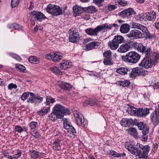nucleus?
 Segmentation results:
<instances>
[{
  "label": "nucleus",
  "mask_w": 159,
  "mask_h": 159,
  "mask_svg": "<svg viewBox=\"0 0 159 159\" xmlns=\"http://www.w3.org/2000/svg\"><path fill=\"white\" fill-rule=\"evenodd\" d=\"M131 69L127 67H120L116 70V72L121 75L126 74L128 71L130 72Z\"/></svg>",
  "instance_id": "obj_26"
},
{
  "label": "nucleus",
  "mask_w": 159,
  "mask_h": 159,
  "mask_svg": "<svg viewBox=\"0 0 159 159\" xmlns=\"http://www.w3.org/2000/svg\"><path fill=\"white\" fill-rule=\"evenodd\" d=\"M30 15L31 16L35 18L37 20L39 21H41L46 18L45 16L40 11H33L30 13Z\"/></svg>",
  "instance_id": "obj_18"
},
{
  "label": "nucleus",
  "mask_w": 159,
  "mask_h": 159,
  "mask_svg": "<svg viewBox=\"0 0 159 159\" xmlns=\"http://www.w3.org/2000/svg\"><path fill=\"white\" fill-rule=\"evenodd\" d=\"M118 3L119 4L120 7L125 6L127 4V2L125 0H119L118 1Z\"/></svg>",
  "instance_id": "obj_48"
},
{
  "label": "nucleus",
  "mask_w": 159,
  "mask_h": 159,
  "mask_svg": "<svg viewBox=\"0 0 159 159\" xmlns=\"http://www.w3.org/2000/svg\"><path fill=\"white\" fill-rule=\"evenodd\" d=\"M43 29L42 27L36 25L34 27V30L35 32H36L38 30H41Z\"/></svg>",
  "instance_id": "obj_59"
},
{
  "label": "nucleus",
  "mask_w": 159,
  "mask_h": 159,
  "mask_svg": "<svg viewBox=\"0 0 159 159\" xmlns=\"http://www.w3.org/2000/svg\"><path fill=\"white\" fill-rule=\"evenodd\" d=\"M116 8V7L114 5H108L107 7V9L110 11L115 9Z\"/></svg>",
  "instance_id": "obj_58"
},
{
  "label": "nucleus",
  "mask_w": 159,
  "mask_h": 159,
  "mask_svg": "<svg viewBox=\"0 0 159 159\" xmlns=\"http://www.w3.org/2000/svg\"><path fill=\"white\" fill-rule=\"evenodd\" d=\"M145 70L142 68L137 67L133 68L130 73L129 77L131 78L136 77L138 75H144Z\"/></svg>",
  "instance_id": "obj_12"
},
{
  "label": "nucleus",
  "mask_w": 159,
  "mask_h": 159,
  "mask_svg": "<svg viewBox=\"0 0 159 159\" xmlns=\"http://www.w3.org/2000/svg\"><path fill=\"white\" fill-rule=\"evenodd\" d=\"M140 58V55L135 51L129 52L125 56H121V59L123 61L132 64L137 63Z\"/></svg>",
  "instance_id": "obj_3"
},
{
  "label": "nucleus",
  "mask_w": 159,
  "mask_h": 159,
  "mask_svg": "<svg viewBox=\"0 0 159 159\" xmlns=\"http://www.w3.org/2000/svg\"><path fill=\"white\" fill-rule=\"evenodd\" d=\"M150 109L148 108H139L138 109L137 116L139 117H145L149 113Z\"/></svg>",
  "instance_id": "obj_21"
},
{
  "label": "nucleus",
  "mask_w": 159,
  "mask_h": 159,
  "mask_svg": "<svg viewBox=\"0 0 159 159\" xmlns=\"http://www.w3.org/2000/svg\"><path fill=\"white\" fill-rule=\"evenodd\" d=\"M22 154L21 152L20 151L18 150L17 153L13 155L14 159H17L19 158L21 156Z\"/></svg>",
  "instance_id": "obj_54"
},
{
  "label": "nucleus",
  "mask_w": 159,
  "mask_h": 159,
  "mask_svg": "<svg viewBox=\"0 0 159 159\" xmlns=\"http://www.w3.org/2000/svg\"><path fill=\"white\" fill-rule=\"evenodd\" d=\"M88 105H89L91 106L96 105L98 106L99 105V102L97 99L91 98L85 101L83 103L84 106L85 107Z\"/></svg>",
  "instance_id": "obj_22"
},
{
  "label": "nucleus",
  "mask_w": 159,
  "mask_h": 159,
  "mask_svg": "<svg viewBox=\"0 0 159 159\" xmlns=\"http://www.w3.org/2000/svg\"><path fill=\"white\" fill-rule=\"evenodd\" d=\"M110 154L115 157H118L121 156L120 154L114 151H110Z\"/></svg>",
  "instance_id": "obj_49"
},
{
  "label": "nucleus",
  "mask_w": 159,
  "mask_h": 159,
  "mask_svg": "<svg viewBox=\"0 0 159 159\" xmlns=\"http://www.w3.org/2000/svg\"><path fill=\"white\" fill-rule=\"evenodd\" d=\"M127 126H130L131 125H135V124H136L137 122V119H135L134 120H132L131 119H127Z\"/></svg>",
  "instance_id": "obj_37"
},
{
  "label": "nucleus",
  "mask_w": 159,
  "mask_h": 159,
  "mask_svg": "<svg viewBox=\"0 0 159 159\" xmlns=\"http://www.w3.org/2000/svg\"><path fill=\"white\" fill-rule=\"evenodd\" d=\"M156 17V14L155 12L152 11L149 13H144L142 16L141 18L146 21L148 20L153 22L155 21Z\"/></svg>",
  "instance_id": "obj_14"
},
{
  "label": "nucleus",
  "mask_w": 159,
  "mask_h": 159,
  "mask_svg": "<svg viewBox=\"0 0 159 159\" xmlns=\"http://www.w3.org/2000/svg\"><path fill=\"white\" fill-rule=\"evenodd\" d=\"M85 12L93 14L96 12L97 10L96 8L93 6H90L88 7H84Z\"/></svg>",
  "instance_id": "obj_28"
},
{
  "label": "nucleus",
  "mask_w": 159,
  "mask_h": 159,
  "mask_svg": "<svg viewBox=\"0 0 159 159\" xmlns=\"http://www.w3.org/2000/svg\"><path fill=\"white\" fill-rule=\"evenodd\" d=\"M103 56L104 57V58H107L108 59L109 58H111V52L109 50L105 51L103 53Z\"/></svg>",
  "instance_id": "obj_42"
},
{
  "label": "nucleus",
  "mask_w": 159,
  "mask_h": 159,
  "mask_svg": "<svg viewBox=\"0 0 159 159\" xmlns=\"http://www.w3.org/2000/svg\"><path fill=\"white\" fill-rule=\"evenodd\" d=\"M127 36L129 38H133L134 39L143 38L142 32L136 29L131 30L129 33L127 34Z\"/></svg>",
  "instance_id": "obj_17"
},
{
  "label": "nucleus",
  "mask_w": 159,
  "mask_h": 159,
  "mask_svg": "<svg viewBox=\"0 0 159 159\" xmlns=\"http://www.w3.org/2000/svg\"><path fill=\"white\" fill-rule=\"evenodd\" d=\"M111 28L112 26L111 25H107L105 24L102 25H98L94 29L91 28L87 29L85 30V32L90 35L97 36L98 32L102 30L105 29H111Z\"/></svg>",
  "instance_id": "obj_5"
},
{
  "label": "nucleus",
  "mask_w": 159,
  "mask_h": 159,
  "mask_svg": "<svg viewBox=\"0 0 159 159\" xmlns=\"http://www.w3.org/2000/svg\"><path fill=\"white\" fill-rule=\"evenodd\" d=\"M70 30L71 32L70 34L69 41L73 43L78 42L80 37L78 29L75 28H72Z\"/></svg>",
  "instance_id": "obj_9"
},
{
  "label": "nucleus",
  "mask_w": 159,
  "mask_h": 159,
  "mask_svg": "<svg viewBox=\"0 0 159 159\" xmlns=\"http://www.w3.org/2000/svg\"><path fill=\"white\" fill-rule=\"evenodd\" d=\"M29 94L30 95L31 97L27 100V102L29 103H39L43 101V98L39 96H36L33 93L29 92Z\"/></svg>",
  "instance_id": "obj_13"
},
{
  "label": "nucleus",
  "mask_w": 159,
  "mask_h": 159,
  "mask_svg": "<svg viewBox=\"0 0 159 159\" xmlns=\"http://www.w3.org/2000/svg\"><path fill=\"white\" fill-rule=\"evenodd\" d=\"M54 146H53V149L55 151H60L61 149V147L60 143V140L57 139L53 143Z\"/></svg>",
  "instance_id": "obj_29"
},
{
  "label": "nucleus",
  "mask_w": 159,
  "mask_h": 159,
  "mask_svg": "<svg viewBox=\"0 0 159 159\" xmlns=\"http://www.w3.org/2000/svg\"><path fill=\"white\" fill-rule=\"evenodd\" d=\"M50 109V107H44L43 109L38 111V113L39 114H43V115H44L49 112Z\"/></svg>",
  "instance_id": "obj_36"
},
{
  "label": "nucleus",
  "mask_w": 159,
  "mask_h": 159,
  "mask_svg": "<svg viewBox=\"0 0 159 159\" xmlns=\"http://www.w3.org/2000/svg\"><path fill=\"white\" fill-rule=\"evenodd\" d=\"M134 42L129 41L120 46L118 49V51L121 53H125L128 51L130 49L133 48L135 46Z\"/></svg>",
  "instance_id": "obj_10"
},
{
  "label": "nucleus",
  "mask_w": 159,
  "mask_h": 159,
  "mask_svg": "<svg viewBox=\"0 0 159 159\" xmlns=\"http://www.w3.org/2000/svg\"><path fill=\"white\" fill-rule=\"evenodd\" d=\"M145 29L142 30V35H143V37L146 39H151L153 38H154L155 36L154 34H151L148 31L147 28L146 27H144Z\"/></svg>",
  "instance_id": "obj_23"
},
{
  "label": "nucleus",
  "mask_w": 159,
  "mask_h": 159,
  "mask_svg": "<svg viewBox=\"0 0 159 159\" xmlns=\"http://www.w3.org/2000/svg\"><path fill=\"white\" fill-rule=\"evenodd\" d=\"M131 24L132 28H133L139 29L141 31L143 30V29H145L144 27L145 26L140 24L136 23L134 22H132Z\"/></svg>",
  "instance_id": "obj_31"
},
{
  "label": "nucleus",
  "mask_w": 159,
  "mask_h": 159,
  "mask_svg": "<svg viewBox=\"0 0 159 159\" xmlns=\"http://www.w3.org/2000/svg\"><path fill=\"white\" fill-rule=\"evenodd\" d=\"M66 130H68V132L70 133V134H72L73 135H75L76 134L75 129L72 126H70V128H68V129Z\"/></svg>",
  "instance_id": "obj_44"
},
{
  "label": "nucleus",
  "mask_w": 159,
  "mask_h": 159,
  "mask_svg": "<svg viewBox=\"0 0 159 159\" xmlns=\"http://www.w3.org/2000/svg\"><path fill=\"white\" fill-rule=\"evenodd\" d=\"M66 66L65 64V62L64 61L60 64V67L63 70H66L67 69Z\"/></svg>",
  "instance_id": "obj_56"
},
{
  "label": "nucleus",
  "mask_w": 159,
  "mask_h": 159,
  "mask_svg": "<svg viewBox=\"0 0 159 159\" xmlns=\"http://www.w3.org/2000/svg\"><path fill=\"white\" fill-rule=\"evenodd\" d=\"M15 129L17 132L19 133H21L23 130V129L19 125H16L15 127Z\"/></svg>",
  "instance_id": "obj_55"
},
{
  "label": "nucleus",
  "mask_w": 159,
  "mask_h": 159,
  "mask_svg": "<svg viewBox=\"0 0 159 159\" xmlns=\"http://www.w3.org/2000/svg\"><path fill=\"white\" fill-rule=\"evenodd\" d=\"M8 88V89L11 90L13 89H16L17 88V86L16 84L11 83L9 84Z\"/></svg>",
  "instance_id": "obj_53"
},
{
  "label": "nucleus",
  "mask_w": 159,
  "mask_h": 159,
  "mask_svg": "<svg viewBox=\"0 0 159 159\" xmlns=\"http://www.w3.org/2000/svg\"><path fill=\"white\" fill-rule=\"evenodd\" d=\"M100 43L98 42L93 41L87 44L86 46V48L89 51L96 47H98L100 45Z\"/></svg>",
  "instance_id": "obj_25"
},
{
  "label": "nucleus",
  "mask_w": 159,
  "mask_h": 159,
  "mask_svg": "<svg viewBox=\"0 0 159 159\" xmlns=\"http://www.w3.org/2000/svg\"><path fill=\"white\" fill-rule=\"evenodd\" d=\"M29 61L33 64H37L39 62V60L36 58L35 56H31L28 59Z\"/></svg>",
  "instance_id": "obj_35"
},
{
  "label": "nucleus",
  "mask_w": 159,
  "mask_h": 159,
  "mask_svg": "<svg viewBox=\"0 0 159 159\" xmlns=\"http://www.w3.org/2000/svg\"><path fill=\"white\" fill-rule=\"evenodd\" d=\"M117 84L124 87H128L130 85V82L128 80L119 81L117 82Z\"/></svg>",
  "instance_id": "obj_30"
},
{
  "label": "nucleus",
  "mask_w": 159,
  "mask_h": 159,
  "mask_svg": "<svg viewBox=\"0 0 159 159\" xmlns=\"http://www.w3.org/2000/svg\"><path fill=\"white\" fill-rule=\"evenodd\" d=\"M104 0H93V2L98 6L99 7L102 5V3L104 2Z\"/></svg>",
  "instance_id": "obj_50"
},
{
  "label": "nucleus",
  "mask_w": 159,
  "mask_h": 159,
  "mask_svg": "<svg viewBox=\"0 0 159 159\" xmlns=\"http://www.w3.org/2000/svg\"><path fill=\"white\" fill-rule=\"evenodd\" d=\"M11 56L13 58L17 60H20L21 59V58L19 56L15 54H13L11 55Z\"/></svg>",
  "instance_id": "obj_61"
},
{
  "label": "nucleus",
  "mask_w": 159,
  "mask_h": 159,
  "mask_svg": "<svg viewBox=\"0 0 159 159\" xmlns=\"http://www.w3.org/2000/svg\"><path fill=\"white\" fill-rule=\"evenodd\" d=\"M48 12L53 16H57L63 14L62 10L59 7L54 5L49 4L46 8Z\"/></svg>",
  "instance_id": "obj_7"
},
{
  "label": "nucleus",
  "mask_w": 159,
  "mask_h": 159,
  "mask_svg": "<svg viewBox=\"0 0 159 159\" xmlns=\"http://www.w3.org/2000/svg\"><path fill=\"white\" fill-rule=\"evenodd\" d=\"M37 124L38 123L36 122L32 121L30 122L29 124L31 130H33L34 131V129H35L36 126L37 125Z\"/></svg>",
  "instance_id": "obj_45"
},
{
  "label": "nucleus",
  "mask_w": 159,
  "mask_h": 159,
  "mask_svg": "<svg viewBox=\"0 0 159 159\" xmlns=\"http://www.w3.org/2000/svg\"><path fill=\"white\" fill-rule=\"evenodd\" d=\"M29 97V92H26L22 94L20 97V98L22 100L24 101L27 99Z\"/></svg>",
  "instance_id": "obj_47"
},
{
  "label": "nucleus",
  "mask_w": 159,
  "mask_h": 159,
  "mask_svg": "<svg viewBox=\"0 0 159 159\" xmlns=\"http://www.w3.org/2000/svg\"><path fill=\"white\" fill-rule=\"evenodd\" d=\"M51 71L53 73L59 75H61V71L59 68L56 66L52 67L51 68Z\"/></svg>",
  "instance_id": "obj_40"
},
{
  "label": "nucleus",
  "mask_w": 159,
  "mask_h": 159,
  "mask_svg": "<svg viewBox=\"0 0 159 159\" xmlns=\"http://www.w3.org/2000/svg\"><path fill=\"white\" fill-rule=\"evenodd\" d=\"M70 114L69 110L59 104H57L53 108L52 113L48 116L53 121H55L57 119H61L63 115Z\"/></svg>",
  "instance_id": "obj_1"
},
{
  "label": "nucleus",
  "mask_w": 159,
  "mask_h": 159,
  "mask_svg": "<svg viewBox=\"0 0 159 159\" xmlns=\"http://www.w3.org/2000/svg\"><path fill=\"white\" fill-rule=\"evenodd\" d=\"M73 113L77 125L80 126L83 125L84 126V120L83 116L81 114L79 115L78 112L76 110L74 111Z\"/></svg>",
  "instance_id": "obj_16"
},
{
  "label": "nucleus",
  "mask_w": 159,
  "mask_h": 159,
  "mask_svg": "<svg viewBox=\"0 0 159 159\" xmlns=\"http://www.w3.org/2000/svg\"><path fill=\"white\" fill-rule=\"evenodd\" d=\"M46 99V101L45 102V104L46 106L48 105L49 106L50 103L52 104L55 102V98L50 96H47Z\"/></svg>",
  "instance_id": "obj_32"
},
{
  "label": "nucleus",
  "mask_w": 159,
  "mask_h": 159,
  "mask_svg": "<svg viewBox=\"0 0 159 159\" xmlns=\"http://www.w3.org/2000/svg\"><path fill=\"white\" fill-rule=\"evenodd\" d=\"M136 14V12L132 8H129L125 9L123 11L119 12L118 15L119 16H121L123 18L125 17L130 18L133 14Z\"/></svg>",
  "instance_id": "obj_15"
},
{
  "label": "nucleus",
  "mask_w": 159,
  "mask_h": 159,
  "mask_svg": "<svg viewBox=\"0 0 159 159\" xmlns=\"http://www.w3.org/2000/svg\"><path fill=\"white\" fill-rule=\"evenodd\" d=\"M138 109L130 110V114L132 115L137 116V114Z\"/></svg>",
  "instance_id": "obj_60"
},
{
  "label": "nucleus",
  "mask_w": 159,
  "mask_h": 159,
  "mask_svg": "<svg viewBox=\"0 0 159 159\" xmlns=\"http://www.w3.org/2000/svg\"><path fill=\"white\" fill-rule=\"evenodd\" d=\"M128 132H130V134L135 138H136L138 136V133L136 129L134 128H131L127 129Z\"/></svg>",
  "instance_id": "obj_33"
},
{
  "label": "nucleus",
  "mask_w": 159,
  "mask_h": 159,
  "mask_svg": "<svg viewBox=\"0 0 159 159\" xmlns=\"http://www.w3.org/2000/svg\"><path fill=\"white\" fill-rule=\"evenodd\" d=\"M133 43L135 45L134 46H133V48L137 49L138 51L144 54L145 55H147L152 53L151 52V49L150 48H146V47L144 46L142 44L138 43L136 42H134Z\"/></svg>",
  "instance_id": "obj_8"
},
{
  "label": "nucleus",
  "mask_w": 159,
  "mask_h": 159,
  "mask_svg": "<svg viewBox=\"0 0 159 159\" xmlns=\"http://www.w3.org/2000/svg\"><path fill=\"white\" fill-rule=\"evenodd\" d=\"M30 134L32 135V136H33L34 137L38 138H39L40 136V134L39 133L38 131H36L34 134H32V132H30Z\"/></svg>",
  "instance_id": "obj_57"
},
{
  "label": "nucleus",
  "mask_w": 159,
  "mask_h": 159,
  "mask_svg": "<svg viewBox=\"0 0 159 159\" xmlns=\"http://www.w3.org/2000/svg\"><path fill=\"white\" fill-rule=\"evenodd\" d=\"M136 124L135 123V125H137L138 127L140 130H143L142 136V140L144 141H146L148 139V136L147 134L149 132V128L148 126L146 124H144L143 122L139 121L137 119Z\"/></svg>",
  "instance_id": "obj_4"
},
{
  "label": "nucleus",
  "mask_w": 159,
  "mask_h": 159,
  "mask_svg": "<svg viewBox=\"0 0 159 159\" xmlns=\"http://www.w3.org/2000/svg\"><path fill=\"white\" fill-rule=\"evenodd\" d=\"M8 27L10 29H14L18 30H21L22 29V26L17 24H13L8 25Z\"/></svg>",
  "instance_id": "obj_34"
},
{
  "label": "nucleus",
  "mask_w": 159,
  "mask_h": 159,
  "mask_svg": "<svg viewBox=\"0 0 159 159\" xmlns=\"http://www.w3.org/2000/svg\"><path fill=\"white\" fill-rule=\"evenodd\" d=\"M127 119L123 118L120 122V124L122 126L126 127L127 126Z\"/></svg>",
  "instance_id": "obj_51"
},
{
  "label": "nucleus",
  "mask_w": 159,
  "mask_h": 159,
  "mask_svg": "<svg viewBox=\"0 0 159 159\" xmlns=\"http://www.w3.org/2000/svg\"><path fill=\"white\" fill-rule=\"evenodd\" d=\"M63 55L60 52H52L46 55L47 59L55 62H58L62 58Z\"/></svg>",
  "instance_id": "obj_11"
},
{
  "label": "nucleus",
  "mask_w": 159,
  "mask_h": 159,
  "mask_svg": "<svg viewBox=\"0 0 159 159\" xmlns=\"http://www.w3.org/2000/svg\"><path fill=\"white\" fill-rule=\"evenodd\" d=\"M130 30V26L128 24H123L121 26L120 30L123 33H126Z\"/></svg>",
  "instance_id": "obj_27"
},
{
  "label": "nucleus",
  "mask_w": 159,
  "mask_h": 159,
  "mask_svg": "<svg viewBox=\"0 0 159 159\" xmlns=\"http://www.w3.org/2000/svg\"><path fill=\"white\" fill-rule=\"evenodd\" d=\"M84 7H82L76 4L73 7V15L75 17L79 16L85 12Z\"/></svg>",
  "instance_id": "obj_19"
},
{
  "label": "nucleus",
  "mask_w": 159,
  "mask_h": 159,
  "mask_svg": "<svg viewBox=\"0 0 159 159\" xmlns=\"http://www.w3.org/2000/svg\"><path fill=\"white\" fill-rule=\"evenodd\" d=\"M159 61V54L152 53L147 55H145L143 59L139 65L148 69L151 68L153 65H155Z\"/></svg>",
  "instance_id": "obj_2"
},
{
  "label": "nucleus",
  "mask_w": 159,
  "mask_h": 159,
  "mask_svg": "<svg viewBox=\"0 0 159 159\" xmlns=\"http://www.w3.org/2000/svg\"><path fill=\"white\" fill-rule=\"evenodd\" d=\"M124 39L120 35L115 36L112 41H110L108 44L111 49L115 50L119 47V44L123 43Z\"/></svg>",
  "instance_id": "obj_6"
},
{
  "label": "nucleus",
  "mask_w": 159,
  "mask_h": 159,
  "mask_svg": "<svg viewBox=\"0 0 159 159\" xmlns=\"http://www.w3.org/2000/svg\"><path fill=\"white\" fill-rule=\"evenodd\" d=\"M157 109L151 115V120L154 125H157L159 123V112Z\"/></svg>",
  "instance_id": "obj_20"
},
{
  "label": "nucleus",
  "mask_w": 159,
  "mask_h": 159,
  "mask_svg": "<svg viewBox=\"0 0 159 159\" xmlns=\"http://www.w3.org/2000/svg\"><path fill=\"white\" fill-rule=\"evenodd\" d=\"M84 19L86 20H89L90 18V16L88 14H86L84 16Z\"/></svg>",
  "instance_id": "obj_64"
},
{
  "label": "nucleus",
  "mask_w": 159,
  "mask_h": 159,
  "mask_svg": "<svg viewBox=\"0 0 159 159\" xmlns=\"http://www.w3.org/2000/svg\"><path fill=\"white\" fill-rule=\"evenodd\" d=\"M58 85L61 89L64 90L69 91L72 88L70 84L63 82H60Z\"/></svg>",
  "instance_id": "obj_24"
},
{
  "label": "nucleus",
  "mask_w": 159,
  "mask_h": 159,
  "mask_svg": "<svg viewBox=\"0 0 159 159\" xmlns=\"http://www.w3.org/2000/svg\"><path fill=\"white\" fill-rule=\"evenodd\" d=\"M158 145L157 144L155 143L153 144V148L152 151H156L158 147Z\"/></svg>",
  "instance_id": "obj_63"
},
{
  "label": "nucleus",
  "mask_w": 159,
  "mask_h": 159,
  "mask_svg": "<svg viewBox=\"0 0 159 159\" xmlns=\"http://www.w3.org/2000/svg\"><path fill=\"white\" fill-rule=\"evenodd\" d=\"M103 62L104 65H111L113 64V61L112 60L111 58H104Z\"/></svg>",
  "instance_id": "obj_38"
},
{
  "label": "nucleus",
  "mask_w": 159,
  "mask_h": 159,
  "mask_svg": "<svg viewBox=\"0 0 159 159\" xmlns=\"http://www.w3.org/2000/svg\"><path fill=\"white\" fill-rule=\"evenodd\" d=\"M65 62V64L67 68H70L72 66V64L71 62L68 61H64Z\"/></svg>",
  "instance_id": "obj_52"
},
{
  "label": "nucleus",
  "mask_w": 159,
  "mask_h": 159,
  "mask_svg": "<svg viewBox=\"0 0 159 159\" xmlns=\"http://www.w3.org/2000/svg\"><path fill=\"white\" fill-rule=\"evenodd\" d=\"M16 69L21 72H24L25 70V68L23 66L20 64H16Z\"/></svg>",
  "instance_id": "obj_41"
},
{
  "label": "nucleus",
  "mask_w": 159,
  "mask_h": 159,
  "mask_svg": "<svg viewBox=\"0 0 159 159\" xmlns=\"http://www.w3.org/2000/svg\"><path fill=\"white\" fill-rule=\"evenodd\" d=\"M20 0H11V6L12 8L17 6L19 3Z\"/></svg>",
  "instance_id": "obj_43"
},
{
  "label": "nucleus",
  "mask_w": 159,
  "mask_h": 159,
  "mask_svg": "<svg viewBox=\"0 0 159 159\" xmlns=\"http://www.w3.org/2000/svg\"><path fill=\"white\" fill-rule=\"evenodd\" d=\"M72 125L70 124V123L69 122L67 121V119H65L63 122L64 128L66 129H68V128H70V127Z\"/></svg>",
  "instance_id": "obj_46"
},
{
  "label": "nucleus",
  "mask_w": 159,
  "mask_h": 159,
  "mask_svg": "<svg viewBox=\"0 0 159 159\" xmlns=\"http://www.w3.org/2000/svg\"><path fill=\"white\" fill-rule=\"evenodd\" d=\"M30 156L34 158H37L39 157V152L34 150H32L30 152Z\"/></svg>",
  "instance_id": "obj_39"
},
{
  "label": "nucleus",
  "mask_w": 159,
  "mask_h": 159,
  "mask_svg": "<svg viewBox=\"0 0 159 159\" xmlns=\"http://www.w3.org/2000/svg\"><path fill=\"white\" fill-rule=\"evenodd\" d=\"M34 7V3L32 1H31L30 2V6L29 8V9L30 11L33 10Z\"/></svg>",
  "instance_id": "obj_62"
}]
</instances>
